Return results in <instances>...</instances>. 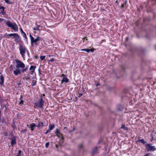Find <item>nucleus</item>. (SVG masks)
Wrapping results in <instances>:
<instances>
[{"label": "nucleus", "instance_id": "1", "mask_svg": "<svg viewBox=\"0 0 156 156\" xmlns=\"http://www.w3.org/2000/svg\"><path fill=\"white\" fill-rule=\"evenodd\" d=\"M5 24L9 27L11 28L15 31L17 32L18 30V28L17 25L14 22H11L10 21H7L5 22Z\"/></svg>", "mask_w": 156, "mask_h": 156}, {"label": "nucleus", "instance_id": "2", "mask_svg": "<svg viewBox=\"0 0 156 156\" xmlns=\"http://www.w3.org/2000/svg\"><path fill=\"white\" fill-rule=\"evenodd\" d=\"M5 24L9 27L11 28L15 31L17 32L18 30V28L17 25L14 22H11L10 21H7L5 22Z\"/></svg>", "mask_w": 156, "mask_h": 156}, {"label": "nucleus", "instance_id": "3", "mask_svg": "<svg viewBox=\"0 0 156 156\" xmlns=\"http://www.w3.org/2000/svg\"><path fill=\"white\" fill-rule=\"evenodd\" d=\"M20 53L22 57L24 59L25 58V54L27 52L28 55L29 54V51L25 46L22 45H20L19 47Z\"/></svg>", "mask_w": 156, "mask_h": 156}, {"label": "nucleus", "instance_id": "4", "mask_svg": "<svg viewBox=\"0 0 156 156\" xmlns=\"http://www.w3.org/2000/svg\"><path fill=\"white\" fill-rule=\"evenodd\" d=\"M30 38L31 44V45H33L34 44H35L36 45L38 44L37 42L39 41L40 37L39 36H37V38L34 39V37L31 35V34H30Z\"/></svg>", "mask_w": 156, "mask_h": 156}, {"label": "nucleus", "instance_id": "5", "mask_svg": "<svg viewBox=\"0 0 156 156\" xmlns=\"http://www.w3.org/2000/svg\"><path fill=\"white\" fill-rule=\"evenodd\" d=\"M15 61L16 64V68L19 69L20 68L22 69L23 68L25 67V64L21 61L18 59L16 60Z\"/></svg>", "mask_w": 156, "mask_h": 156}, {"label": "nucleus", "instance_id": "6", "mask_svg": "<svg viewBox=\"0 0 156 156\" xmlns=\"http://www.w3.org/2000/svg\"><path fill=\"white\" fill-rule=\"evenodd\" d=\"M152 144H148L145 145L146 149L147 151H154L156 150V148L155 146H152Z\"/></svg>", "mask_w": 156, "mask_h": 156}, {"label": "nucleus", "instance_id": "7", "mask_svg": "<svg viewBox=\"0 0 156 156\" xmlns=\"http://www.w3.org/2000/svg\"><path fill=\"white\" fill-rule=\"evenodd\" d=\"M38 104V107L40 108H43V106L44 105V101L43 99L41 98L40 99L38 100V101L37 102Z\"/></svg>", "mask_w": 156, "mask_h": 156}, {"label": "nucleus", "instance_id": "8", "mask_svg": "<svg viewBox=\"0 0 156 156\" xmlns=\"http://www.w3.org/2000/svg\"><path fill=\"white\" fill-rule=\"evenodd\" d=\"M61 76L63 77V79L61 81V84H62L63 82L67 83L69 81V79L66 77V75L63 74Z\"/></svg>", "mask_w": 156, "mask_h": 156}, {"label": "nucleus", "instance_id": "9", "mask_svg": "<svg viewBox=\"0 0 156 156\" xmlns=\"http://www.w3.org/2000/svg\"><path fill=\"white\" fill-rule=\"evenodd\" d=\"M22 72L19 69L16 68V69L13 71V73L16 76H17L18 74H21Z\"/></svg>", "mask_w": 156, "mask_h": 156}, {"label": "nucleus", "instance_id": "10", "mask_svg": "<svg viewBox=\"0 0 156 156\" xmlns=\"http://www.w3.org/2000/svg\"><path fill=\"white\" fill-rule=\"evenodd\" d=\"M5 7L0 6V14L5 15L6 14V12L5 11Z\"/></svg>", "mask_w": 156, "mask_h": 156}, {"label": "nucleus", "instance_id": "11", "mask_svg": "<svg viewBox=\"0 0 156 156\" xmlns=\"http://www.w3.org/2000/svg\"><path fill=\"white\" fill-rule=\"evenodd\" d=\"M55 133L58 137H61L62 140L63 139V137L62 136V134L59 132L58 129H56Z\"/></svg>", "mask_w": 156, "mask_h": 156}, {"label": "nucleus", "instance_id": "12", "mask_svg": "<svg viewBox=\"0 0 156 156\" xmlns=\"http://www.w3.org/2000/svg\"><path fill=\"white\" fill-rule=\"evenodd\" d=\"M16 36L15 37V39L14 41L16 42H20L21 41V38L20 36L17 34Z\"/></svg>", "mask_w": 156, "mask_h": 156}, {"label": "nucleus", "instance_id": "13", "mask_svg": "<svg viewBox=\"0 0 156 156\" xmlns=\"http://www.w3.org/2000/svg\"><path fill=\"white\" fill-rule=\"evenodd\" d=\"M11 145L12 146H13L15 144H16V138L13 136L11 138Z\"/></svg>", "mask_w": 156, "mask_h": 156}, {"label": "nucleus", "instance_id": "14", "mask_svg": "<svg viewBox=\"0 0 156 156\" xmlns=\"http://www.w3.org/2000/svg\"><path fill=\"white\" fill-rule=\"evenodd\" d=\"M36 67L35 66H31L29 69V70L31 71V73H33L34 72L35 69Z\"/></svg>", "mask_w": 156, "mask_h": 156}, {"label": "nucleus", "instance_id": "15", "mask_svg": "<svg viewBox=\"0 0 156 156\" xmlns=\"http://www.w3.org/2000/svg\"><path fill=\"white\" fill-rule=\"evenodd\" d=\"M30 129L32 131L34 130L35 127L36 126V124L34 123H32L30 124Z\"/></svg>", "mask_w": 156, "mask_h": 156}, {"label": "nucleus", "instance_id": "16", "mask_svg": "<svg viewBox=\"0 0 156 156\" xmlns=\"http://www.w3.org/2000/svg\"><path fill=\"white\" fill-rule=\"evenodd\" d=\"M4 81V78L2 75H1L0 76V84L2 85L3 84Z\"/></svg>", "mask_w": 156, "mask_h": 156}, {"label": "nucleus", "instance_id": "17", "mask_svg": "<svg viewBox=\"0 0 156 156\" xmlns=\"http://www.w3.org/2000/svg\"><path fill=\"white\" fill-rule=\"evenodd\" d=\"M17 34L16 33H14V34H5V35H6L7 36H9L10 37H12V38H14L16 36V35Z\"/></svg>", "mask_w": 156, "mask_h": 156}, {"label": "nucleus", "instance_id": "18", "mask_svg": "<svg viewBox=\"0 0 156 156\" xmlns=\"http://www.w3.org/2000/svg\"><path fill=\"white\" fill-rule=\"evenodd\" d=\"M98 152V149L97 147L94 148L92 150V153L93 154H96Z\"/></svg>", "mask_w": 156, "mask_h": 156}, {"label": "nucleus", "instance_id": "19", "mask_svg": "<svg viewBox=\"0 0 156 156\" xmlns=\"http://www.w3.org/2000/svg\"><path fill=\"white\" fill-rule=\"evenodd\" d=\"M43 126V123L42 122H39L38 123V125L37 126V127H42Z\"/></svg>", "mask_w": 156, "mask_h": 156}, {"label": "nucleus", "instance_id": "20", "mask_svg": "<svg viewBox=\"0 0 156 156\" xmlns=\"http://www.w3.org/2000/svg\"><path fill=\"white\" fill-rule=\"evenodd\" d=\"M21 34H22V36H23V37L24 38H25V40L27 41V35H26V33L24 32H23Z\"/></svg>", "mask_w": 156, "mask_h": 156}, {"label": "nucleus", "instance_id": "21", "mask_svg": "<svg viewBox=\"0 0 156 156\" xmlns=\"http://www.w3.org/2000/svg\"><path fill=\"white\" fill-rule=\"evenodd\" d=\"M55 127V125L54 124H52L49 126V129L51 131Z\"/></svg>", "mask_w": 156, "mask_h": 156}, {"label": "nucleus", "instance_id": "22", "mask_svg": "<svg viewBox=\"0 0 156 156\" xmlns=\"http://www.w3.org/2000/svg\"><path fill=\"white\" fill-rule=\"evenodd\" d=\"M24 78L25 79L27 80H29L30 78L29 75L27 74L26 76H24Z\"/></svg>", "mask_w": 156, "mask_h": 156}, {"label": "nucleus", "instance_id": "23", "mask_svg": "<svg viewBox=\"0 0 156 156\" xmlns=\"http://www.w3.org/2000/svg\"><path fill=\"white\" fill-rule=\"evenodd\" d=\"M28 69V67H26L23 68H22V70H21V72L22 73H24L25 72H26L27 70Z\"/></svg>", "mask_w": 156, "mask_h": 156}, {"label": "nucleus", "instance_id": "24", "mask_svg": "<svg viewBox=\"0 0 156 156\" xmlns=\"http://www.w3.org/2000/svg\"><path fill=\"white\" fill-rule=\"evenodd\" d=\"M121 128L125 130H128V128L127 127H126L125 126V125L123 124L122 125V126L121 127Z\"/></svg>", "mask_w": 156, "mask_h": 156}, {"label": "nucleus", "instance_id": "25", "mask_svg": "<svg viewBox=\"0 0 156 156\" xmlns=\"http://www.w3.org/2000/svg\"><path fill=\"white\" fill-rule=\"evenodd\" d=\"M23 98V96L21 95L20 96V102L19 103V104L21 105L23 104V101L22 99V98Z\"/></svg>", "mask_w": 156, "mask_h": 156}, {"label": "nucleus", "instance_id": "26", "mask_svg": "<svg viewBox=\"0 0 156 156\" xmlns=\"http://www.w3.org/2000/svg\"><path fill=\"white\" fill-rule=\"evenodd\" d=\"M40 27V26L39 25H37V27H34L33 29L34 30H40L39 27Z\"/></svg>", "mask_w": 156, "mask_h": 156}, {"label": "nucleus", "instance_id": "27", "mask_svg": "<svg viewBox=\"0 0 156 156\" xmlns=\"http://www.w3.org/2000/svg\"><path fill=\"white\" fill-rule=\"evenodd\" d=\"M139 141L141 142L143 144H145L147 143V142L145 141L143 139H142L141 140H139Z\"/></svg>", "mask_w": 156, "mask_h": 156}, {"label": "nucleus", "instance_id": "28", "mask_svg": "<svg viewBox=\"0 0 156 156\" xmlns=\"http://www.w3.org/2000/svg\"><path fill=\"white\" fill-rule=\"evenodd\" d=\"M36 82L35 81H33L32 82L31 85L33 86H35L36 85Z\"/></svg>", "mask_w": 156, "mask_h": 156}, {"label": "nucleus", "instance_id": "29", "mask_svg": "<svg viewBox=\"0 0 156 156\" xmlns=\"http://www.w3.org/2000/svg\"><path fill=\"white\" fill-rule=\"evenodd\" d=\"M13 66L12 65H10V66L9 67V68L10 70L12 71V70H13Z\"/></svg>", "mask_w": 156, "mask_h": 156}, {"label": "nucleus", "instance_id": "30", "mask_svg": "<svg viewBox=\"0 0 156 156\" xmlns=\"http://www.w3.org/2000/svg\"><path fill=\"white\" fill-rule=\"evenodd\" d=\"M40 58L41 60H43L45 59V56H41Z\"/></svg>", "mask_w": 156, "mask_h": 156}, {"label": "nucleus", "instance_id": "31", "mask_svg": "<svg viewBox=\"0 0 156 156\" xmlns=\"http://www.w3.org/2000/svg\"><path fill=\"white\" fill-rule=\"evenodd\" d=\"M83 145L82 144H80L78 146V147L80 149H82L83 148Z\"/></svg>", "mask_w": 156, "mask_h": 156}, {"label": "nucleus", "instance_id": "32", "mask_svg": "<svg viewBox=\"0 0 156 156\" xmlns=\"http://www.w3.org/2000/svg\"><path fill=\"white\" fill-rule=\"evenodd\" d=\"M81 51H86L87 52H89V49H83L81 50Z\"/></svg>", "mask_w": 156, "mask_h": 156}, {"label": "nucleus", "instance_id": "33", "mask_svg": "<svg viewBox=\"0 0 156 156\" xmlns=\"http://www.w3.org/2000/svg\"><path fill=\"white\" fill-rule=\"evenodd\" d=\"M34 108H36L37 107H38V105L37 104V103L36 102H35L34 103Z\"/></svg>", "mask_w": 156, "mask_h": 156}, {"label": "nucleus", "instance_id": "34", "mask_svg": "<svg viewBox=\"0 0 156 156\" xmlns=\"http://www.w3.org/2000/svg\"><path fill=\"white\" fill-rule=\"evenodd\" d=\"M21 152V151L20 150H19L18 151V155L16 156H20Z\"/></svg>", "mask_w": 156, "mask_h": 156}, {"label": "nucleus", "instance_id": "35", "mask_svg": "<svg viewBox=\"0 0 156 156\" xmlns=\"http://www.w3.org/2000/svg\"><path fill=\"white\" fill-rule=\"evenodd\" d=\"M4 0L5 1V2L7 4H12V3H10L9 0Z\"/></svg>", "mask_w": 156, "mask_h": 156}, {"label": "nucleus", "instance_id": "36", "mask_svg": "<svg viewBox=\"0 0 156 156\" xmlns=\"http://www.w3.org/2000/svg\"><path fill=\"white\" fill-rule=\"evenodd\" d=\"M49 142H47L45 144V147L46 148H47L49 146Z\"/></svg>", "mask_w": 156, "mask_h": 156}, {"label": "nucleus", "instance_id": "37", "mask_svg": "<svg viewBox=\"0 0 156 156\" xmlns=\"http://www.w3.org/2000/svg\"><path fill=\"white\" fill-rule=\"evenodd\" d=\"M51 131V130H49V129H48L46 131L45 133V134H47L49 132H50Z\"/></svg>", "mask_w": 156, "mask_h": 156}, {"label": "nucleus", "instance_id": "38", "mask_svg": "<svg viewBox=\"0 0 156 156\" xmlns=\"http://www.w3.org/2000/svg\"><path fill=\"white\" fill-rule=\"evenodd\" d=\"M6 21V20H5V19L2 18H0V22H2V21Z\"/></svg>", "mask_w": 156, "mask_h": 156}, {"label": "nucleus", "instance_id": "39", "mask_svg": "<svg viewBox=\"0 0 156 156\" xmlns=\"http://www.w3.org/2000/svg\"><path fill=\"white\" fill-rule=\"evenodd\" d=\"M94 48L89 49V52L90 51L91 52H92L94 51Z\"/></svg>", "mask_w": 156, "mask_h": 156}, {"label": "nucleus", "instance_id": "40", "mask_svg": "<svg viewBox=\"0 0 156 156\" xmlns=\"http://www.w3.org/2000/svg\"><path fill=\"white\" fill-rule=\"evenodd\" d=\"M126 5L124 4H122L121 5V8H124Z\"/></svg>", "mask_w": 156, "mask_h": 156}, {"label": "nucleus", "instance_id": "41", "mask_svg": "<svg viewBox=\"0 0 156 156\" xmlns=\"http://www.w3.org/2000/svg\"><path fill=\"white\" fill-rule=\"evenodd\" d=\"M20 32H21V34L22 33H23V32H24L23 31V30H22V28H20Z\"/></svg>", "mask_w": 156, "mask_h": 156}, {"label": "nucleus", "instance_id": "42", "mask_svg": "<svg viewBox=\"0 0 156 156\" xmlns=\"http://www.w3.org/2000/svg\"><path fill=\"white\" fill-rule=\"evenodd\" d=\"M82 95L83 94H79L78 96V97L80 98V97H81Z\"/></svg>", "mask_w": 156, "mask_h": 156}, {"label": "nucleus", "instance_id": "43", "mask_svg": "<svg viewBox=\"0 0 156 156\" xmlns=\"http://www.w3.org/2000/svg\"><path fill=\"white\" fill-rule=\"evenodd\" d=\"M54 61V59L53 58H51L50 60L49 61L53 62Z\"/></svg>", "mask_w": 156, "mask_h": 156}, {"label": "nucleus", "instance_id": "44", "mask_svg": "<svg viewBox=\"0 0 156 156\" xmlns=\"http://www.w3.org/2000/svg\"><path fill=\"white\" fill-rule=\"evenodd\" d=\"M78 100V98L77 97H75V101H76Z\"/></svg>", "mask_w": 156, "mask_h": 156}, {"label": "nucleus", "instance_id": "45", "mask_svg": "<svg viewBox=\"0 0 156 156\" xmlns=\"http://www.w3.org/2000/svg\"><path fill=\"white\" fill-rule=\"evenodd\" d=\"M2 123H6V122H5L4 119H3V120H2Z\"/></svg>", "mask_w": 156, "mask_h": 156}, {"label": "nucleus", "instance_id": "46", "mask_svg": "<svg viewBox=\"0 0 156 156\" xmlns=\"http://www.w3.org/2000/svg\"><path fill=\"white\" fill-rule=\"evenodd\" d=\"M44 96H45V94H43L41 95V98H42V97H44Z\"/></svg>", "mask_w": 156, "mask_h": 156}, {"label": "nucleus", "instance_id": "47", "mask_svg": "<svg viewBox=\"0 0 156 156\" xmlns=\"http://www.w3.org/2000/svg\"><path fill=\"white\" fill-rule=\"evenodd\" d=\"M127 2V0H126L125 2V3L124 4L126 5Z\"/></svg>", "mask_w": 156, "mask_h": 156}, {"label": "nucleus", "instance_id": "48", "mask_svg": "<svg viewBox=\"0 0 156 156\" xmlns=\"http://www.w3.org/2000/svg\"><path fill=\"white\" fill-rule=\"evenodd\" d=\"M151 137H152V140H153L154 137H153V136L152 135H151Z\"/></svg>", "mask_w": 156, "mask_h": 156}, {"label": "nucleus", "instance_id": "49", "mask_svg": "<svg viewBox=\"0 0 156 156\" xmlns=\"http://www.w3.org/2000/svg\"><path fill=\"white\" fill-rule=\"evenodd\" d=\"M85 38H84L83 39V42H84V41L85 40Z\"/></svg>", "mask_w": 156, "mask_h": 156}, {"label": "nucleus", "instance_id": "50", "mask_svg": "<svg viewBox=\"0 0 156 156\" xmlns=\"http://www.w3.org/2000/svg\"><path fill=\"white\" fill-rule=\"evenodd\" d=\"M128 39H129V38H128V37H127L126 38V40H128Z\"/></svg>", "mask_w": 156, "mask_h": 156}, {"label": "nucleus", "instance_id": "51", "mask_svg": "<svg viewBox=\"0 0 156 156\" xmlns=\"http://www.w3.org/2000/svg\"><path fill=\"white\" fill-rule=\"evenodd\" d=\"M67 128V127H64V129H66Z\"/></svg>", "mask_w": 156, "mask_h": 156}, {"label": "nucleus", "instance_id": "52", "mask_svg": "<svg viewBox=\"0 0 156 156\" xmlns=\"http://www.w3.org/2000/svg\"><path fill=\"white\" fill-rule=\"evenodd\" d=\"M55 146H56V147H57V148L58 147V145H55Z\"/></svg>", "mask_w": 156, "mask_h": 156}, {"label": "nucleus", "instance_id": "53", "mask_svg": "<svg viewBox=\"0 0 156 156\" xmlns=\"http://www.w3.org/2000/svg\"><path fill=\"white\" fill-rule=\"evenodd\" d=\"M74 130V129H73V130L71 131L70 132H73V130Z\"/></svg>", "mask_w": 156, "mask_h": 156}, {"label": "nucleus", "instance_id": "54", "mask_svg": "<svg viewBox=\"0 0 156 156\" xmlns=\"http://www.w3.org/2000/svg\"><path fill=\"white\" fill-rule=\"evenodd\" d=\"M18 85H20V83H19L18 84Z\"/></svg>", "mask_w": 156, "mask_h": 156}, {"label": "nucleus", "instance_id": "55", "mask_svg": "<svg viewBox=\"0 0 156 156\" xmlns=\"http://www.w3.org/2000/svg\"><path fill=\"white\" fill-rule=\"evenodd\" d=\"M35 58H37V56H35Z\"/></svg>", "mask_w": 156, "mask_h": 156}, {"label": "nucleus", "instance_id": "56", "mask_svg": "<svg viewBox=\"0 0 156 156\" xmlns=\"http://www.w3.org/2000/svg\"><path fill=\"white\" fill-rule=\"evenodd\" d=\"M98 85H99V84H97V86H98Z\"/></svg>", "mask_w": 156, "mask_h": 156}, {"label": "nucleus", "instance_id": "57", "mask_svg": "<svg viewBox=\"0 0 156 156\" xmlns=\"http://www.w3.org/2000/svg\"><path fill=\"white\" fill-rule=\"evenodd\" d=\"M86 40H87V39H86Z\"/></svg>", "mask_w": 156, "mask_h": 156}]
</instances>
